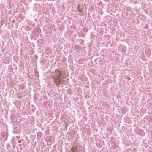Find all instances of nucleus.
Listing matches in <instances>:
<instances>
[{
    "mask_svg": "<svg viewBox=\"0 0 152 152\" xmlns=\"http://www.w3.org/2000/svg\"><path fill=\"white\" fill-rule=\"evenodd\" d=\"M54 82L55 84L57 86L58 83H61L63 81L61 75H57L55 76L54 78Z\"/></svg>",
    "mask_w": 152,
    "mask_h": 152,
    "instance_id": "f257e3e1",
    "label": "nucleus"
},
{
    "mask_svg": "<svg viewBox=\"0 0 152 152\" xmlns=\"http://www.w3.org/2000/svg\"><path fill=\"white\" fill-rule=\"evenodd\" d=\"M58 72V73H59V72ZM60 74V73H58V74Z\"/></svg>",
    "mask_w": 152,
    "mask_h": 152,
    "instance_id": "f03ea898",
    "label": "nucleus"
}]
</instances>
